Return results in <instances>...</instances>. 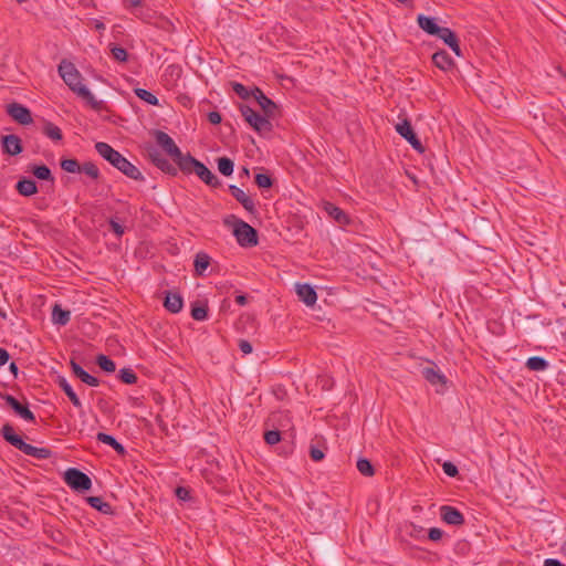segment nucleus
I'll return each instance as SVG.
<instances>
[{
	"instance_id": "0e129e2a",
	"label": "nucleus",
	"mask_w": 566,
	"mask_h": 566,
	"mask_svg": "<svg viewBox=\"0 0 566 566\" xmlns=\"http://www.w3.org/2000/svg\"><path fill=\"white\" fill-rule=\"evenodd\" d=\"M531 365H533V361H531V357L525 361V366L531 369Z\"/></svg>"
},
{
	"instance_id": "052dcab7",
	"label": "nucleus",
	"mask_w": 566,
	"mask_h": 566,
	"mask_svg": "<svg viewBox=\"0 0 566 566\" xmlns=\"http://www.w3.org/2000/svg\"><path fill=\"white\" fill-rule=\"evenodd\" d=\"M235 301L239 305L243 306L247 304V296L245 295H238L235 297Z\"/></svg>"
},
{
	"instance_id": "5fc2aeb1",
	"label": "nucleus",
	"mask_w": 566,
	"mask_h": 566,
	"mask_svg": "<svg viewBox=\"0 0 566 566\" xmlns=\"http://www.w3.org/2000/svg\"><path fill=\"white\" fill-rule=\"evenodd\" d=\"M125 8H137L143 6V0H123Z\"/></svg>"
},
{
	"instance_id": "c756f323",
	"label": "nucleus",
	"mask_w": 566,
	"mask_h": 566,
	"mask_svg": "<svg viewBox=\"0 0 566 566\" xmlns=\"http://www.w3.org/2000/svg\"><path fill=\"white\" fill-rule=\"evenodd\" d=\"M210 261H211V258L205 253V252H199L196 258H195V262H193V266H195V272L196 274L198 275H203L205 271L209 268L210 265Z\"/></svg>"
},
{
	"instance_id": "9b49d317",
	"label": "nucleus",
	"mask_w": 566,
	"mask_h": 566,
	"mask_svg": "<svg viewBox=\"0 0 566 566\" xmlns=\"http://www.w3.org/2000/svg\"><path fill=\"white\" fill-rule=\"evenodd\" d=\"M396 130L412 146L413 149H416L419 153L424 151V147L422 146V143L415 133L410 120L403 119L401 123H398L396 125Z\"/></svg>"
},
{
	"instance_id": "37998d69",
	"label": "nucleus",
	"mask_w": 566,
	"mask_h": 566,
	"mask_svg": "<svg viewBox=\"0 0 566 566\" xmlns=\"http://www.w3.org/2000/svg\"><path fill=\"white\" fill-rule=\"evenodd\" d=\"M233 91L240 96L242 99H248L252 96L251 91L248 90L243 84L234 82L232 84Z\"/></svg>"
},
{
	"instance_id": "a878e982",
	"label": "nucleus",
	"mask_w": 566,
	"mask_h": 566,
	"mask_svg": "<svg viewBox=\"0 0 566 566\" xmlns=\"http://www.w3.org/2000/svg\"><path fill=\"white\" fill-rule=\"evenodd\" d=\"M78 96L83 98L94 111H102L105 107L104 101H98L92 92L85 86L78 88Z\"/></svg>"
},
{
	"instance_id": "423d86ee",
	"label": "nucleus",
	"mask_w": 566,
	"mask_h": 566,
	"mask_svg": "<svg viewBox=\"0 0 566 566\" xmlns=\"http://www.w3.org/2000/svg\"><path fill=\"white\" fill-rule=\"evenodd\" d=\"M154 137L158 146L174 160L180 168L181 163L186 159V154H182L180 148L176 145L175 140L163 130H155Z\"/></svg>"
},
{
	"instance_id": "338daca9",
	"label": "nucleus",
	"mask_w": 566,
	"mask_h": 566,
	"mask_svg": "<svg viewBox=\"0 0 566 566\" xmlns=\"http://www.w3.org/2000/svg\"><path fill=\"white\" fill-rule=\"evenodd\" d=\"M242 171H243L244 175L249 176V169L248 168L243 167Z\"/></svg>"
},
{
	"instance_id": "a211bd4d",
	"label": "nucleus",
	"mask_w": 566,
	"mask_h": 566,
	"mask_svg": "<svg viewBox=\"0 0 566 566\" xmlns=\"http://www.w3.org/2000/svg\"><path fill=\"white\" fill-rule=\"evenodd\" d=\"M436 36L441 39L455 53L457 56L462 55L459 39L451 29L442 27Z\"/></svg>"
},
{
	"instance_id": "4be33fe9",
	"label": "nucleus",
	"mask_w": 566,
	"mask_h": 566,
	"mask_svg": "<svg viewBox=\"0 0 566 566\" xmlns=\"http://www.w3.org/2000/svg\"><path fill=\"white\" fill-rule=\"evenodd\" d=\"M432 62L438 69H440L442 71H449L454 66L453 59L444 50H440V51L436 52L432 55Z\"/></svg>"
},
{
	"instance_id": "e433bc0d",
	"label": "nucleus",
	"mask_w": 566,
	"mask_h": 566,
	"mask_svg": "<svg viewBox=\"0 0 566 566\" xmlns=\"http://www.w3.org/2000/svg\"><path fill=\"white\" fill-rule=\"evenodd\" d=\"M356 467H357V470L359 471V473L365 476H373L375 473L374 467L368 459H365V458L358 459Z\"/></svg>"
},
{
	"instance_id": "dca6fc26",
	"label": "nucleus",
	"mask_w": 566,
	"mask_h": 566,
	"mask_svg": "<svg viewBox=\"0 0 566 566\" xmlns=\"http://www.w3.org/2000/svg\"><path fill=\"white\" fill-rule=\"evenodd\" d=\"M1 147L3 154L10 156H17L23 151L22 142L20 137L14 134L2 136Z\"/></svg>"
},
{
	"instance_id": "f257e3e1",
	"label": "nucleus",
	"mask_w": 566,
	"mask_h": 566,
	"mask_svg": "<svg viewBox=\"0 0 566 566\" xmlns=\"http://www.w3.org/2000/svg\"><path fill=\"white\" fill-rule=\"evenodd\" d=\"M97 154L108 161L114 168L118 169L126 177L136 180L144 181L145 178L140 170L132 164L126 157L119 151L114 149L109 144L105 142H97L95 144Z\"/></svg>"
},
{
	"instance_id": "3c124183",
	"label": "nucleus",
	"mask_w": 566,
	"mask_h": 566,
	"mask_svg": "<svg viewBox=\"0 0 566 566\" xmlns=\"http://www.w3.org/2000/svg\"><path fill=\"white\" fill-rule=\"evenodd\" d=\"M310 455L313 461H321L325 457L323 450H321L319 448L313 447V446L311 447Z\"/></svg>"
},
{
	"instance_id": "b1692460",
	"label": "nucleus",
	"mask_w": 566,
	"mask_h": 566,
	"mask_svg": "<svg viewBox=\"0 0 566 566\" xmlns=\"http://www.w3.org/2000/svg\"><path fill=\"white\" fill-rule=\"evenodd\" d=\"M71 368L73 374L78 377L83 382H85L88 386L96 387L98 386L99 381L96 377L90 375L87 371H85L74 360H71Z\"/></svg>"
},
{
	"instance_id": "6e6552de",
	"label": "nucleus",
	"mask_w": 566,
	"mask_h": 566,
	"mask_svg": "<svg viewBox=\"0 0 566 566\" xmlns=\"http://www.w3.org/2000/svg\"><path fill=\"white\" fill-rule=\"evenodd\" d=\"M60 165L61 168L66 172H83L92 179H98L101 175L98 167L92 161H85L81 165L75 158H62Z\"/></svg>"
},
{
	"instance_id": "f704fd0d",
	"label": "nucleus",
	"mask_w": 566,
	"mask_h": 566,
	"mask_svg": "<svg viewBox=\"0 0 566 566\" xmlns=\"http://www.w3.org/2000/svg\"><path fill=\"white\" fill-rule=\"evenodd\" d=\"M218 163V170L223 176H231L233 174L234 164L233 160L229 157H220L217 160Z\"/></svg>"
},
{
	"instance_id": "8fccbe9b",
	"label": "nucleus",
	"mask_w": 566,
	"mask_h": 566,
	"mask_svg": "<svg viewBox=\"0 0 566 566\" xmlns=\"http://www.w3.org/2000/svg\"><path fill=\"white\" fill-rule=\"evenodd\" d=\"M443 536V531L438 527H432L428 532L429 539L437 542L440 541Z\"/></svg>"
},
{
	"instance_id": "e2e57ef3",
	"label": "nucleus",
	"mask_w": 566,
	"mask_h": 566,
	"mask_svg": "<svg viewBox=\"0 0 566 566\" xmlns=\"http://www.w3.org/2000/svg\"><path fill=\"white\" fill-rule=\"evenodd\" d=\"M95 29L98 30V31H104L105 30V24L102 21L96 20L95 21Z\"/></svg>"
},
{
	"instance_id": "72a5a7b5",
	"label": "nucleus",
	"mask_w": 566,
	"mask_h": 566,
	"mask_svg": "<svg viewBox=\"0 0 566 566\" xmlns=\"http://www.w3.org/2000/svg\"><path fill=\"white\" fill-rule=\"evenodd\" d=\"M71 313L62 310L59 305H55L52 311V321L54 324L64 326L70 322Z\"/></svg>"
},
{
	"instance_id": "4468645a",
	"label": "nucleus",
	"mask_w": 566,
	"mask_h": 566,
	"mask_svg": "<svg viewBox=\"0 0 566 566\" xmlns=\"http://www.w3.org/2000/svg\"><path fill=\"white\" fill-rule=\"evenodd\" d=\"M164 307L171 314L181 312L184 307V298L180 293L175 291H165L164 293Z\"/></svg>"
},
{
	"instance_id": "c9c22d12",
	"label": "nucleus",
	"mask_w": 566,
	"mask_h": 566,
	"mask_svg": "<svg viewBox=\"0 0 566 566\" xmlns=\"http://www.w3.org/2000/svg\"><path fill=\"white\" fill-rule=\"evenodd\" d=\"M134 92L137 97L149 105L157 106L159 104V99L151 92L145 88H135Z\"/></svg>"
},
{
	"instance_id": "49530a36",
	"label": "nucleus",
	"mask_w": 566,
	"mask_h": 566,
	"mask_svg": "<svg viewBox=\"0 0 566 566\" xmlns=\"http://www.w3.org/2000/svg\"><path fill=\"white\" fill-rule=\"evenodd\" d=\"M96 439L99 442L105 443L109 447L114 446V443H116V441H117L113 436L104 433V432H98L96 436Z\"/></svg>"
},
{
	"instance_id": "680f3d73",
	"label": "nucleus",
	"mask_w": 566,
	"mask_h": 566,
	"mask_svg": "<svg viewBox=\"0 0 566 566\" xmlns=\"http://www.w3.org/2000/svg\"><path fill=\"white\" fill-rule=\"evenodd\" d=\"M10 371L14 375V377L18 376L19 368L15 363H11L9 366Z\"/></svg>"
},
{
	"instance_id": "7ed1b4c3",
	"label": "nucleus",
	"mask_w": 566,
	"mask_h": 566,
	"mask_svg": "<svg viewBox=\"0 0 566 566\" xmlns=\"http://www.w3.org/2000/svg\"><path fill=\"white\" fill-rule=\"evenodd\" d=\"M1 434L7 442L27 455L40 460L49 459L52 455L51 450L48 448H39L24 442L22 438L15 433L11 424H4L1 429Z\"/></svg>"
},
{
	"instance_id": "09e8293b",
	"label": "nucleus",
	"mask_w": 566,
	"mask_h": 566,
	"mask_svg": "<svg viewBox=\"0 0 566 566\" xmlns=\"http://www.w3.org/2000/svg\"><path fill=\"white\" fill-rule=\"evenodd\" d=\"M109 227H111V230L118 237L123 235L124 232H125V229L124 227L117 222L116 220L114 219H111L109 220Z\"/></svg>"
},
{
	"instance_id": "ddd939ff",
	"label": "nucleus",
	"mask_w": 566,
	"mask_h": 566,
	"mask_svg": "<svg viewBox=\"0 0 566 566\" xmlns=\"http://www.w3.org/2000/svg\"><path fill=\"white\" fill-rule=\"evenodd\" d=\"M8 115L21 125H29L33 122L31 111L20 103H11L7 106Z\"/></svg>"
},
{
	"instance_id": "2eb2a0df",
	"label": "nucleus",
	"mask_w": 566,
	"mask_h": 566,
	"mask_svg": "<svg viewBox=\"0 0 566 566\" xmlns=\"http://www.w3.org/2000/svg\"><path fill=\"white\" fill-rule=\"evenodd\" d=\"M229 191L233 198L242 205V207L251 214L256 213V207L254 200L247 195L240 187L235 185L229 186Z\"/></svg>"
},
{
	"instance_id": "412c9836",
	"label": "nucleus",
	"mask_w": 566,
	"mask_h": 566,
	"mask_svg": "<svg viewBox=\"0 0 566 566\" xmlns=\"http://www.w3.org/2000/svg\"><path fill=\"white\" fill-rule=\"evenodd\" d=\"M324 211L333 218L337 223L345 226L349 223V217L339 207L332 202L325 201L323 205Z\"/></svg>"
},
{
	"instance_id": "cd10ccee",
	"label": "nucleus",
	"mask_w": 566,
	"mask_h": 566,
	"mask_svg": "<svg viewBox=\"0 0 566 566\" xmlns=\"http://www.w3.org/2000/svg\"><path fill=\"white\" fill-rule=\"evenodd\" d=\"M57 384L60 388L65 392V395L69 397V399L72 401L74 407L82 408V402L75 391L73 390L72 386L67 382L66 378L59 377Z\"/></svg>"
},
{
	"instance_id": "a18cd8bd",
	"label": "nucleus",
	"mask_w": 566,
	"mask_h": 566,
	"mask_svg": "<svg viewBox=\"0 0 566 566\" xmlns=\"http://www.w3.org/2000/svg\"><path fill=\"white\" fill-rule=\"evenodd\" d=\"M406 532L413 538H420L423 536L424 530L421 526H418L413 523H410L406 526Z\"/></svg>"
},
{
	"instance_id": "aec40b11",
	"label": "nucleus",
	"mask_w": 566,
	"mask_h": 566,
	"mask_svg": "<svg viewBox=\"0 0 566 566\" xmlns=\"http://www.w3.org/2000/svg\"><path fill=\"white\" fill-rule=\"evenodd\" d=\"M294 291L306 306H313L316 303L317 294L313 285H294Z\"/></svg>"
},
{
	"instance_id": "774afa93",
	"label": "nucleus",
	"mask_w": 566,
	"mask_h": 566,
	"mask_svg": "<svg viewBox=\"0 0 566 566\" xmlns=\"http://www.w3.org/2000/svg\"><path fill=\"white\" fill-rule=\"evenodd\" d=\"M18 3H24L27 2L28 0H15Z\"/></svg>"
},
{
	"instance_id": "ea45409f",
	"label": "nucleus",
	"mask_w": 566,
	"mask_h": 566,
	"mask_svg": "<svg viewBox=\"0 0 566 566\" xmlns=\"http://www.w3.org/2000/svg\"><path fill=\"white\" fill-rule=\"evenodd\" d=\"M119 378L127 385H133L137 381L136 374L129 368H123L119 370Z\"/></svg>"
},
{
	"instance_id": "2f4dec72",
	"label": "nucleus",
	"mask_w": 566,
	"mask_h": 566,
	"mask_svg": "<svg viewBox=\"0 0 566 566\" xmlns=\"http://www.w3.org/2000/svg\"><path fill=\"white\" fill-rule=\"evenodd\" d=\"M31 172L40 180L50 181L52 185L54 184V177L46 165H34L31 168Z\"/></svg>"
},
{
	"instance_id": "0eeeda50",
	"label": "nucleus",
	"mask_w": 566,
	"mask_h": 566,
	"mask_svg": "<svg viewBox=\"0 0 566 566\" xmlns=\"http://www.w3.org/2000/svg\"><path fill=\"white\" fill-rule=\"evenodd\" d=\"M57 71L64 83L74 93L78 94V88L85 87V85L82 83V75L73 63L63 60L60 63Z\"/></svg>"
},
{
	"instance_id": "f8f14e48",
	"label": "nucleus",
	"mask_w": 566,
	"mask_h": 566,
	"mask_svg": "<svg viewBox=\"0 0 566 566\" xmlns=\"http://www.w3.org/2000/svg\"><path fill=\"white\" fill-rule=\"evenodd\" d=\"M148 158L163 172L172 177L177 176L179 168L175 167L158 149L150 147Z\"/></svg>"
},
{
	"instance_id": "bb28decb",
	"label": "nucleus",
	"mask_w": 566,
	"mask_h": 566,
	"mask_svg": "<svg viewBox=\"0 0 566 566\" xmlns=\"http://www.w3.org/2000/svg\"><path fill=\"white\" fill-rule=\"evenodd\" d=\"M191 317L195 321H206L208 318V305L205 301H196L191 303Z\"/></svg>"
},
{
	"instance_id": "5701e85b",
	"label": "nucleus",
	"mask_w": 566,
	"mask_h": 566,
	"mask_svg": "<svg viewBox=\"0 0 566 566\" xmlns=\"http://www.w3.org/2000/svg\"><path fill=\"white\" fill-rule=\"evenodd\" d=\"M418 25L420 29H422L426 33L430 35H436L440 31L442 27H439L436 22V19L432 17H428L424 14H419L417 18Z\"/></svg>"
},
{
	"instance_id": "393cba45",
	"label": "nucleus",
	"mask_w": 566,
	"mask_h": 566,
	"mask_svg": "<svg viewBox=\"0 0 566 566\" xmlns=\"http://www.w3.org/2000/svg\"><path fill=\"white\" fill-rule=\"evenodd\" d=\"M17 191L24 197H30L38 192L36 182L29 178L20 179L15 185Z\"/></svg>"
},
{
	"instance_id": "79ce46f5",
	"label": "nucleus",
	"mask_w": 566,
	"mask_h": 566,
	"mask_svg": "<svg viewBox=\"0 0 566 566\" xmlns=\"http://www.w3.org/2000/svg\"><path fill=\"white\" fill-rule=\"evenodd\" d=\"M264 441L274 446L281 441V432L279 430H269L264 433Z\"/></svg>"
},
{
	"instance_id": "39448f33",
	"label": "nucleus",
	"mask_w": 566,
	"mask_h": 566,
	"mask_svg": "<svg viewBox=\"0 0 566 566\" xmlns=\"http://www.w3.org/2000/svg\"><path fill=\"white\" fill-rule=\"evenodd\" d=\"M240 113L243 116L244 120L259 134L261 133H270L273 129V126L265 115H260L249 105L241 104L239 106Z\"/></svg>"
},
{
	"instance_id": "6e6d98bb",
	"label": "nucleus",
	"mask_w": 566,
	"mask_h": 566,
	"mask_svg": "<svg viewBox=\"0 0 566 566\" xmlns=\"http://www.w3.org/2000/svg\"><path fill=\"white\" fill-rule=\"evenodd\" d=\"M10 359V355L7 349L0 348V366H4Z\"/></svg>"
},
{
	"instance_id": "58836bf2",
	"label": "nucleus",
	"mask_w": 566,
	"mask_h": 566,
	"mask_svg": "<svg viewBox=\"0 0 566 566\" xmlns=\"http://www.w3.org/2000/svg\"><path fill=\"white\" fill-rule=\"evenodd\" d=\"M254 182L259 188H271L273 186V179L268 174H256Z\"/></svg>"
},
{
	"instance_id": "c85d7f7f",
	"label": "nucleus",
	"mask_w": 566,
	"mask_h": 566,
	"mask_svg": "<svg viewBox=\"0 0 566 566\" xmlns=\"http://www.w3.org/2000/svg\"><path fill=\"white\" fill-rule=\"evenodd\" d=\"M422 376L431 385H443L446 382V377L439 370L432 367L423 368Z\"/></svg>"
},
{
	"instance_id": "6ab92c4d",
	"label": "nucleus",
	"mask_w": 566,
	"mask_h": 566,
	"mask_svg": "<svg viewBox=\"0 0 566 566\" xmlns=\"http://www.w3.org/2000/svg\"><path fill=\"white\" fill-rule=\"evenodd\" d=\"M440 516L443 522L450 525H462L464 523L463 514L450 505H442L440 507Z\"/></svg>"
},
{
	"instance_id": "473e14b6",
	"label": "nucleus",
	"mask_w": 566,
	"mask_h": 566,
	"mask_svg": "<svg viewBox=\"0 0 566 566\" xmlns=\"http://www.w3.org/2000/svg\"><path fill=\"white\" fill-rule=\"evenodd\" d=\"M87 503L95 510L104 513L112 514L113 509L112 505L105 502L101 496H90L87 497Z\"/></svg>"
},
{
	"instance_id": "7c9ffc66",
	"label": "nucleus",
	"mask_w": 566,
	"mask_h": 566,
	"mask_svg": "<svg viewBox=\"0 0 566 566\" xmlns=\"http://www.w3.org/2000/svg\"><path fill=\"white\" fill-rule=\"evenodd\" d=\"M42 132L46 137L54 142H60L63 138L60 127L49 120H44Z\"/></svg>"
},
{
	"instance_id": "1a4fd4ad",
	"label": "nucleus",
	"mask_w": 566,
	"mask_h": 566,
	"mask_svg": "<svg viewBox=\"0 0 566 566\" xmlns=\"http://www.w3.org/2000/svg\"><path fill=\"white\" fill-rule=\"evenodd\" d=\"M65 483L75 491H88L92 488V480L87 474L75 468H70L64 472Z\"/></svg>"
},
{
	"instance_id": "de8ad7c7",
	"label": "nucleus",
	"mask_w": 566,
	"mask_h": 566,
	"mask_svg": "<svg viewBox=\"0 0 566 566\" xmlns=\"http://www.w3.org/2000/svg\"><path fill=\"white\" fill-rule=\"evenodd\" d=\"M442 469H443V472L448 475V476H455L458 474V468L450 461H446L443 464H442Z\"/></svg>"
},
{
	"instance_id": "13d9d810",
	"label": "nucleus",
	"mask_w": 566,
	"mask_h": 566,
	"mask_svg": "<svg viewBox=\"0 0 566 566\" xmlns=\"http://www.w3.org/2000/svg\"><path fill=\"white\" fill-rule=\"evenodd\" d=\"M176 494L181 500H186L188 497V491L185 488H177Z\"/></svg>"
},
{
	"instance_id": "69168bd1",
	"label": "nucleus",
	"mask_w": 566,
	"mask_h": 566,
	"mask_svg": "<svg viewBox=\"0 0 566 566\" xmlns=\"http://www.w3.org/2000/svg\"><path fill=\"white\" fill-rule=\"evenodd\" d=\"M531 365H533V361H531V357L525 361V366L531 369Z\"/></svg>"
},
{
	"instance_id": "4c0bfd02",
	"label": "nucleus",
	"mask_w": 566,
	"mask_h": 566,
	"mask_svg": "<svg viewBox=\"0 0 566 566\" xmlns=\"http://www.w3.org/2000/svg\"><path fill=\"white\" fill-rule=\"evenodd\" d=\"M96 363L106 373H113L116 369L115 363L103 354L97 356Z\"/></svg>"
},
{
	"instance_id": "c03bdc74",
	"label": "nucleus",
	"mask_w": 566,
	"mask_h": 566,
	"mask_svg": "<svg viewBox=\"0 0 566 566\" xmlns=\"http://www.w3.org/2000/svg\"><path fill=\"white\" fill-rule=\"evenodd\" d=\"M549 367V363L539 356H533V371H544Z\"/></svg>"
},
{
	"instance_id": "603ef678",
	"label": "nucleus",
	"mask_w": 566,
	"mask_h": 566,
	"mask_svg": "<svg viewBox=\"0 0 566 566\" xmlns=\"http://www.w3.org/2000/svg\"><path fill=\"white\" fill-rule=\"evenodd\" d=\"M207 117L212 125H219L222 120L221 114L217 111L209 112Z\"/></svg>"
},
{
	"instance_id": "a19ab883",
	"label": "nucleus",
	"mask_w": 566,
	"mask_h": 566,
	"mask_svg": "<svg viewBox=\"0 0 566 566\" xmlns=\"http://www.w3.org/2000/svg\"><path fill=\"white\" fill-rule=\"evenodd\" d=\"M111 52H112L114 60H116L118 62H126L128 59L127 51L122 46L114 45V46H112Z\"/></svg>"
},
{
	"instance_id": "864d4df0",
	"label": "nucleus",
	"mask_w": 566,
	"mask_h": 566,
	"mask_svg": "<svg viewBox=\"0 0 566 566\" xmlns=\"http://www.w3.org/2000/svg\"><path fill=\"white\" fill-rule=\"evenodd\" d=\"M239 348L240 350L243 353V354H250L252 353V345L250 344V342L245 340V339H241L239 342Z\"/></svg>"
},
{
	"instance_id": "4d7b16f0",
	"label": "nucleus",
	"mask_w": 566,
	"mask_h": 566,
	"mask_svg": "<svg viewBox=\"0 0 566 566\" xmlns=\"http://www.w3.org/2000/svg\"><path fill=\"white\" fill-rule=\"evenodd\" d=\"M543 566H566L557 558H546Z\"/></svg>"
},
{
	"instance_id": "f03ea898",
	"label": "nucleus",
	"mask_w": 566,
	"mask_h": 566,
	"mask_svg": "<svg viewBox=\"0 0 566 566\" xmlns=\"http://www.w3.org/2000/svg\"><path fill=\"white\" fill-rule=\"evenodd\" d=\"M222 222L224 227L232 229V234L235 237L240 247L252 248L258 245V231L235 214L226 216Z\"/></svg>"
},
{
	"instance_id": "f3484780",
	"label": "nucleus",
	"mask_w": 566,
	"mask_h": 566,
	"mask_svg": "<svg viewBox=\"0 0 566 566\" xmlns=\"http://www.w3.org/2000/svg\"><path fill=\"white\" fill-rule=\"evenodd\" d=\"M3 399L10 408L14 410V412L27 421H34V413L29 409L27 405H22L18 399H15L11 395H4Z\"/></svg>"
},
{
	"instance_id": "20e7f679",
	"label": "nucleus",
	"mask_w": 566,
	"mask_h": 566,
	"mask_svg": "<svg viewBox=\"0 0 566 566\" xmlns=\"http://www.w3.org/2000/svg\"><path fill=\"white\" fill-rule=\"evenodd\" d=\"M184 174H196L206 185L211 188H219L222 186L221 180L201 161L192 157L189 153L186 154V159L181 163L179 168Z\"/></svg>"
},
{
	"instance_id": "bf43d9fd",
	"label": "nucleus",
	"mask_w": 566,
	"mask_h": 566,
	"mask_svg": "<svg viewBox=\"0 0 566 566\" xmlns=\"http://www.w3.org/2000/svg\"><path fill=\"white\" fill-rule=\"evenodd\" d=\"M112 448L118 453V454H124L126 452L124 446L122 443H119L118 441H116V443H114V446H112Z\"/></svg>"
},
{
	"instance_id": "9d476101",
	"label": "nucleus",
	"mask_w": 566,
	"mask_h": 566,
	"mask_svg": "<svg viewBox=\"0 0 566 566\" xmlns=\"http://www.w3.org/2000/svg\"><path fill=\"white\" fill-rule=\"evenodd\" d=\"M251 94L268 118L271 119L279 115V106L271 98H269L261 88L254 87L251 90Z\"/></svg>"
}]
</instances>
